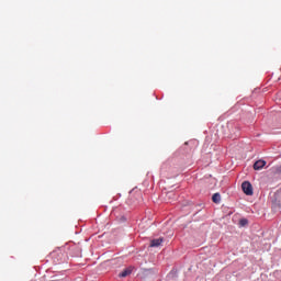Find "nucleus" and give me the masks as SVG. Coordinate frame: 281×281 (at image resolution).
Segmentation results:
<instances>
[{
	"label": "nucleus",
	"mask_w": 281,
	"mask_h": 281,
	"mask_svg": "<svg viewBox=\"0 0 281 281\" xmlns=\"http://www.w3.org/2000/svg\"><path fill=\"white\" fill-rule=\"evenodd\" d=\"M161 243H164V238L162 237H159L157 239H153L150 241L149 247H159V246H161Z\"/></svg>",
	"instance_id": "nucleus-4"
},
{
	"label": "nucleus",
	"mask_w": 281,
	"mask_h": 281,
	"mask_svg": "<svg viewBox=\"0 0 281 281\" xmlns=\"http://www.w3.org/2000/svg\"><path fill=\"white\" fill-rule=\"evenodd\" d=\"M131 273H133V269L127 268V269L123 270L119 276H120V278H126V277L131 276Z\"/></svg>",
	"instance_id": "nucleus-5"
},
{
	"label": "nucleus",
	"mask_w": 281,
	"mask_h": 281,
	"mask_svg": "<svg viewBox=\"0 0 281 281\" xmlns=\"http://www.w3.org/2000/svg\"><path fill=\"white\" fill-rule=\"evenodd\" d=\"M272 203L276 207H281V189L274 193V199Z\"/></svg>",
	"instance_id": "nucleus-2"
},
{
	"label": "nucleus",
	"mask_w": 281,
	"mask_h": 281,
	"mask_svg": "<svg viewBox=\"0 0 281 281\" xmlns=\"http://www.w3.org/2000/svg\"><path fill=\"white\" fill-rule=\"evenodd\" d=\"M241 190L244 193L247 194V196H251V194H254V187L249 181H245L241 183Z\"/></svg>",
	"instance_id": "nucleus-1"
},
{
	"label": "nucleus",
	"mask_w": 281,
	"mask_h": 281,
	"mask_svg": "<svg viewBox=\"0 0 281 281\" xmlns=\"http://www.w3.org/2000/svg\"><path fill=\"white\" fill-rule=\"evenodd\" d=\"M249 222L246 218H243L239 221V225H241V227H245V225H247Z\"/></svg>",
	"instance_id": "nucleus-7"
},
{
	"label": "nucleus",
	"mask_w": 281,
	"mask_h": 281,
	"mask_svg": "<svg viewBox=\"0 0 281 281\" xmlns=\"http://www.w3.org/2000/svg\"><path fill=\"white\" fill-rule=\"evenodd\" d=\"M213 203H221V193H214L212 196Z\"/></svg>",
	"instance_id": "nucleus-6"
},
{
	"label": "nucleus",
	"mask_w": 281,
	"mask_h": 281,
	"mask_svg": "<svg viewBox=\"0 0 281 281\" xmlns=\"http://www.w3.org/2000/svg\"><path fill=\"white\" fill-rule=\"evenodd\" d=\"M267 166V161L265 160H257L254 164V170H262Z\"/></svg>",
	"instance_id": "nucleus-3"
}]
</instances>
